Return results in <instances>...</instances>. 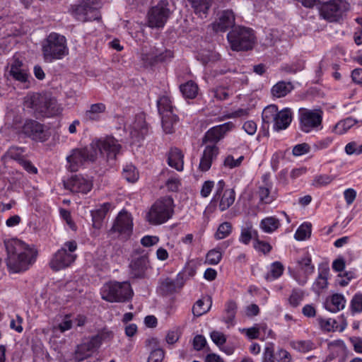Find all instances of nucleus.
Instances as JSON below:
<instances>
[{
  "mask_svg": "<svg viewBox=\"0 0 362 362\" xmlns=\"http://www.w3.org/2000/svg\"><path fill=\"white\" fill-rule=\"evenodd\" d=\"M261 229L267 233H272L280 226L279 220L275 217L270 216L262 219L260 222Z\"/></svg>",
  "mask_w": 362,
  "mask_h": 362,
  "instance_id": "nucleus-33",
  "label": "nucleus"
},
{
  "mask_svg": "<svg viewBox=\"0 0 362 362\" xmlns=\"http://www.w3.org/2000/svg\"><path fill=\"white\" fill-rule=\"evenodd\" d=\"M9 76L15 81L28 88L30 83V74L28 66L16 56H13L9 62Z\"/></svg>",
  "mask_w": 362,
  "mask_h": 362,
  "instance_id": "nucleus-13",
  "label": "nucleus"
},
{
  "mask_svg": "<svg viewBox=\"0 0 362 362\" xmlns=\"http://www.w3.org/2000/svg\"><path fill=\"white\" fill-rule=\"evenodd\" d=\"M73 322L70 319V316L66 315L64 316L62 321L58 325L57 328L61 332H64L72 328Z\"/></svg>",
  "mask_w": 362,
  "mask_h": 362,
  "instance_id": "nucleus-58",
  "label": "nucleus"
},
{
  "mask_svg": "<svg viewBox=\"0 0 362 362\" xmlns=\"http://www.w3.org/2000/svg\"><path fill=\"white\" fill-rule=\"evenodd\" d=\"M221 258V251H220L217 248H215L208 252L206 256L205 262L211 265H216L220 262Z\"/></svg>",
  "mask_w": 362,
  "mask_h": 362,
  "instance_id": "nucleus-50",
  "label": "nucleus"
},
{
  "mask_svg": "<svg viewBox=\"0 0 362 362\" xmlns=\"http://www.w3.org/2000/svg\"><path fill=\"white\" fill-rule=\"evenodd\" d=\"M100 5V0H83L80 4L72 6L71 14L77 21L81 22L99 20L100 18L98 11Z\"/></svg>",
  "mask_w": 362,
  "mask_h": 362,
  "instance_id": "nucleus-8",
  "label": "nucleus"
},
{
  "mask_svg": "<svg viewBox=\"0 0 362 362\" xmlns=\"http://www.w3.org/2000/svg\"><path fill=\"white\" fill-rule=\"evenodd\" d=\"M132 219L126 211L120 212L116 218L112 230L120 234L129 235L132 230Z\"/></svg>",
  "mask_w": 362,
  "mask_h": 362,
  "instance_id": "nucleus-21",
  "label": "nucleus"
},
{
  "mask_svg": "<svg viewBox=\"0 0 362 362\" xmlns=\"http://www.w3.org/2000/svg\"><path fill=\"white\" fill-rule=\"evenodd\" d=\"M304 297V293L300 289H293L291 296L288 298V303L292 307L298 306Z\"/></svg>",
  "mask_w": 362,
  "mask_h": 362,
  "instance_id": "nucleus-52",
  "label": "nucleus"
},
{
  "mask_svg": "<svg viewBox=\"0 0 362 362\" xmlns=\"http://www.w3.org/2000/svg\"><path fill=\"white\" fill-rule=\"evenodd\" d=\"M76 249V241L66 242L64 247L59 250L52 257L50 262L51 268L53 270L59 271L69 267L76 258V255L73 253Z\"/></svg>",
  "mask_w": 362,
  "mask_h": 362,
  "instance_id": "nucleus-9",
  "label": "nucleus"
},
{
  "mask_svg": "<svg viewBox=\"0 0 362 362\" xmlns=\"http://www.w3.org/2000/svg\"><path fill=\"white\" fill-rule=\"evenodd\" d=\"M284 270L283 264L280 262H274L271 264L270 271L265 275V279L268 281H272L279 278Z\"/></svg>",
  "mask_w": 362,
  "mask_h": 362,
  "instance_id": "nucleus-36",
  "label": "nucleus"
},
{
  "mask_svg": "<svg viewBox=\"0 0 362 362\" xmlns=\"http://www.w3.org/2000/svg\"><path fill=\"white\" fill-rule=\"evenodd\" d=\"M159 241V238L154 235H145L141 240V243L144 247H151L156 245Z\"/></svg>",
  "mask_w": 362,
  "mask_h": 362,
  "instance_id": "nucleus-62",
  "label": "nucleus"
},
{
  "mask_svg": "<svg viewBox=\"0 0 362 362\" xmlns=\"http://www.w3.org/2000/svg\"><path fill=\"white\" fill-rule=\"evenodd\" d=\"M300 129L309 133L317 128L322 123V112L317 110L300 109Z\"/></svg>",
  "mask_w": 362,
  "mask_h": 362,
  "instance_id": "nucleus-15",
  "label": "nucleus"
},
{
  "mask_svg": "<svg viewBox=\"0 0 362 362\" xmlns=\"http://www.w3.org/2000/svg\"><path fill=\"white\" fill-rule=\"evenodd\" d=\"M278 111V107L275 105L266 107L262 114L263 122L267 124L274 123Z\"/></svg>",
  "mask_w": 362,
  "mask_h": 362,
  "instance_id": "nucleus-39",
  "label": "nucleus"
},
{
  "mask_svg": "<svg viewBox=\"0 0 362 362\" xmlns=\"http://www.w3.org/2000/svg\"><path fill=\"white\" fill-rule=\"evenodd\" d=\"M334 180V177L326 174L316 175L312 182L315 187H322L330 184Z\"/></svg>",
  "mask_w": 362,
  "mask_h": 362,
  "instance_id": "nucleus-49",
  "label": "nucleus"
},
{
  "mask_svg": "<svg viewBox=\"0 0 362 362\" xmlns=\"http://www.w3.org/2000/svg\"><path fill=\"white\" fill-rule=\"evenodd\" d=\"M23 153V148L17 146H12L8 151V156L14 160H20Z\"/></svg>",
  "mask_w": 362,
  "mask_h": 362,
  "instance_id": "nucleus-61",
  "label": "nucleus"
},
{
  "mask_svg": "<svg viewBox=\"0 0 362 362\" xmlns=\"http://www.w3.org/2000/svg\"><path fill=\"white\" fill-rule=\"evenodd\" d=\"M318 322L320 327L326 332L334 331L337 328V322L334 319L319 318Z\"/></svg>",
  "mask_w": 362,
  "mask_h": 362,
  "instance_id": "nucleus-53",
  "label": "nucleus"
},
{
  "mask_svg": "<svg viewBox=\"0 0 362 362\" xmlns=\"http://www.w3.org/2000/svg\"><path fill=\"white\" fill-rule=\"evenodd\" d=\"M171 11L169 8L168 0H160L156 6H153L148 13V23L151 28H163L169 17Z\"/></svg>",
  "mask_w": 362,
  "mask_h": 362,
  "instance_id": "nucleus-12",
  "label": "nucleus"
},
{
  "mask_svg": "<svg viewBox=\"0 0 362 362\" xmlns=\"http://www.w3.org/2000/svg\"><path fill=\"white\" fill-rule=\"evenodd\" d=\"M263 362H274L273 344H269L265 347L263 354Z\"/></svg>",
  "mask_w": 362,
  "mask_h": 362,
  "instance_id": "nucleus-60",
  "label": "nucleus"
},
{
  "mask_svg": "<svg viewBox=\"0 0 362 362\" xmlns=\"http://www.w3.org/2000/svg\"><path fill=\"white\" fill-rule=\"evenodd\" d=\"M110 335V333L109 332H104V329H103L98 334L92 337L90 340L86 343L93 351H94L99 348L106 336L109 337Z\"/></svg>",
  "mask_w": 362,
  "mask_h": 362,
  "instance_id": "nucleus-44",
  "label": "nucleus"
},
{
  "mask_svg": "<svg viewBox=\"0 0 362 362\" xmlns=\"http://www.w3.org/2000/svg\"><path fill=\"white\" fill-rule=\"evenodd\" d=\"M211 339L214 344L221 347L226 341V337L225 334L218 331H213L211 332Z\"/></svg>",
  "mask_w": 362,
  "mask_h": 362,
  "instance_id": "nucleus-55",
  "label": "nucleus"
},
{
  "mask_svg": "<svg viewBox=\"0 0 362 362\" xmlns=\"http://www.w3.org/2000/svg\"><path fill=\"white\" fill-rule=\"evenodd\" d=\"M64 185L66 189H69L74 193L86 194L92 188L91 182L81 175L72 176L67 181L64 182Z\"/></svg>",
  "mask_w": 362,
  "mask_h": 362,
  "instance_id": "nucleus-20",
  "label": "nucleus"
},
{
  "mask_svg": "<svg viewBox=\"0 0 362 362\" xmlns=\"http://www.w3.org/2000/svg\"><path fill=\"white\" fill-rule=\"evenodd\" d=\"M310 150V147L309 144H308L307 143H303L296 145L293 148L292 153L293 155L295 156H300L309 153Z\"/></svg>",
  "mask_w": 362,
  "mask_h": 362,
  "instance_id": "nucleus-56",
  "label": "nucleus"
},
{
  "mask_svg": "<svg viewBox=\"0 0 362 362\" xmlns=\"http://www.w3.org/2000/svg\"><path fill=\"white\" fill-rule=\"evenodd\" d=\"M157 107L160 116L168 115V112H174V107L169 97L163 95L157 101Z\"/></svg>",
  "mask_w": 362,
  "mask_h": 362,
  "instance_id": "nucleus-35",
  "label": "nucleus"
},
{
  "mask_svg": "<svg viewBox=\"0 0 362 362\" xmlns=\"http://www.w3.org/2000/svg\"><path fill=\"white\" fill-rule=\"evenodd\" d=\"M96 158V151L89 146L74 148L71 154L66 157L68 163L67 169L71 172H76L86 161H94Z\"/></svg>",
  "mask_w": 362,
  "mask_h": 362,
  "instance_id": "nucleus-11",
  "label": "nucleus"
},
{
  "mask_svg": "<svg viewBox=\"0 0 362 362\" xmlns=\"http://www.w3.org/2000/svg\"><path fill=\"white\" fill-rule=\"evenodd\" d=\"M42 51L46 62L63 59L69 53L66 37L56 33H50L42 45Z\"/></svg>",
  "mask_w": 362,
  "mask_h": 362,
  "instance_id": "nucleus-3",
  "label": "nucleus"
},
{
  "mask_svg": "<svg viewBox=\"0 0 362 362\" xmlns=\"http://www.w3.org/2000/svg\"><path fill=\"white\" fill-rule=\"evenodd\" d=\"M235 25V15L232 10H224L218 14V18L211 24L215 32H226Z\"/></svg>",
  "mask_w": 362,
  "mask_h": 362,
  "instance_id": "nucleus-18",
  "label": "nucleus"
},
{
  "mask_svg": "<svg viewBox=\"0 0 362 362\" xmlns=\"http://www.w3.org/2000/svg\"><path fill=\"white\" fill-rule=\"evenodd\" d=\"M254 247L256 250L262 252L264 254L269 253L272 250V246L269 243L261 240L254 243Z\"/></svg>",
  "mask_w": 362,
  "mask_h": 362,
  "instance_id": "nucleus-63",
  "label": "nucleus"
},
{
  "mask_svg": "<svg viewBox=\"0 0 362 362\" xmlns=\"http://www.w3.org/2000/svg\"><path fill=\"white\" fill-rule=\"evenodd\" d=\"M180 90L182 95L186 98H194L198 93V86L192 81H189L180 86Z\"/></svg>",
  "mask_w": 362,
  "mask_h": 362,
  "instance_id": "nucleus-32",
  "label": "nucleus"
},
{
  "mask_svg": "<svg viewBox=\"0 0 362 362\" xmlns=\"http://www.w3.org/2000/svg\"><path fill=\"white\" fill-rule=\"evenodd\" d=\"M243 159L244 156H240L237 159H235L233 156L229 155L225 158L223 165L225 167L232 169L240 166Z\"/></svg>",
  "mask_w": 362,
  "mask_h": 362,
  "instance_id": "nucleus-54",
  "label": "nucleus"
},
{
  "mask_svg": "<svg viewBox=\"0 0 362 362\" xmlns=\"http://www.w3.org/2000/svg\"><path fill=\"white\" fill-rule=\"evenodd\" d=\"M270 183H266V186H260L259 187L258 194L261 202L269 204L274 200V197L270 195Z\"/></svg>",
  "mask_w": 362,
  "mask_h": 362,
  "instance_id": "nucleus-45",
  "label": "nucleus"
},
{
  "mask_svg": "<svg viewBox=\"0 0 362 362\" xmlns=\"http://www.w3.org/2000/svg\"><path fill=\"white\" fill-rule=\"evenodd\" d=\"M296 348L303 352L309 351L315 348V344L310 340L299 341L296 342Z\"/></svg>",
  "mask_w": 362,
  "mask_h": 362,
  "instance_id": "nucleus-59",
  "label": "nucleus"
},
{
  "mask_svg": "<svg viewBox=\"0 0 362 362\" xmlns=\"http://www.w3.org/2000/svg\"><path fill=\"white\" fill-rule=\"evenodd\" d=\"M207 301L210 303V305H211V298L210 297L207 298ZM204 300L202 299L198 300L195 304L194 305L192 308V313L194 316L199 317L202 315L203 314L206 313L209 310L210 307L204 308Z\"/></svg>",
  "mask_w": 362,
  "mask_h": 362,
  "instance_id": "nucleus-51",
  "label": "nucleus"
},
{
  "mask_svg": "<svg viewBox=\"0 0 362 362\" xmlns=\"http://www.w3.org/2000/svg\"><path fill=\"white\" fill-rule=\"evenodd\" d=\"M292 121V112L290 108L286 107L278 111L275 120L274 121L273 129L276 132L286 129Z\"/></svg>",
  "mask_w": 362,
  "mask_h": 362,
  "instance_id": "nucleus-24",
  "label": "nucleus"
},
{
  "mask_svg": "<svg viewBox=\"0 0 362 362\" xmlns=\"http://www.w3.org/2000/svg\"><path fill=\"white\" fill-rule=\"evenodd\" d=\"M168 163L177 171H182L184 165L182 151L177 148H171L168 153Z\"/></svg>",
  "mask_w": 362,
  "mask_h": 362,
  "instance_id": "nucleus-25",
  "label": "nucleus"
},
{
  "mask_svg": "<svg viewBox=\"0 0 362 362\" xmlns=\"http://www.w3.org/2000/svg\"><path fill=\"white\" fill-rule=\"evenodd\" d=\"M93 351L84 342L78 345L75 351L74 360L76 362H81L90 356Z\"/></svg>",
  "mask_w": 362,
  "mask_h": 362,
  "instance_id": "nucleus-38",
  "label": "nucleus"
},
{
  "mask_svg": "<svg viewBox=\"0 0 362 362\" xmlns=\"http://www.w3.org/2000/svg\"><path fill=\"white\" fill-rule=\"evenodd\" d=\"M350 310L352 314L362 313V293H356L350 302Z\"/></svg>",
  "mask_w": 362,
  "mask_h": 362,
  "instance_id": "nucleus-47",
  "label": "nucleus"
},
{
  "mask_svg": "<svg viewBox=\"0 0 362 362\" xmlns=\"http://www.w3.org/2000/svg\"><path fill=\"white\" fill-rule=\"evenodd\" d=\"M228 42L232 50L247 51L253 48L255 37L253 30L245 27H235L227 35Z\"/></svg>",
  "mask_w": 362,
  "mask_h": 362,
  "instance_id": "nucleus-4",
  "label": "nucleus"
},
{
  "mask_svg": "<svg viewBox=\"0 0 362 362\" xmlns=\"http://www.w3.org/2000/svg\"><path fill=\"white\" fill-rule=\"evenodd\" d=\"M175 283L170 278L160 279L157 291L162 296L172 294L175 291Z\"/></svg>",
  "mask_w": 362,
  "mask_h": 362,
  "instance_id": "nucleus-29",
  "label": "nucleus"
},
{
  "mask_svg": "<svg viewBox=\"0 0 362 362\" xmlns=\"http://www.w3.org/2000/svg\"><path fill=\"white\" fill-rule=\"evenodd\" d=\"M149 267L148 255L141 249L136 250L129 264L131 275L134 278H142Z\"/></svg>",
  "mask_w": 362,
  "mask_h": 362,
  "instance_id": "nucleus-17",
  "label": "nucleus"
},
{
  "mask_svg": "<svg viewBox=\"0 0 362 362\" xmlns=\"http://www.w3.org/2000/svg\"><path fill=\"white\" fill-rule=\"evenodd\" d=\"M148 133V127L143 114L136 115L135 120L131 124L130 134L133 138L139 140Z\"/></svg>",
  "mask_w": 362,
  "mask_h": 362,
  "instance_id": "nucleus-23",
  "label": "nucleus"
},
{
  "mask_svg": "<svg viewBox=\"0 0 362 362\" xmlns=\"http://www.w3.org/2000/svg\"><path fill=\"white\" fill-rule=\"evenodd\" d=\"M173 212V199L170 197H164L152 205L148 213L147 220L151 224H162L172 217Z\"/></svg>",
  "mask_w": 362,
  "mask_h": 362,
  "instance_id": "nucleus-5",
  "label": "nucleus"
},
{
  "mask_svg": "<svg viewBox=\"0 0 362 362\" xmlns=\"http://www.w3.org/2000/svg\"><path fill=\"white\" fill-rule=\"evenodd\" d=\"M356 122L357 121L355 119L352 117H347L337 122L335 124L333 131L337 134H344L354 126Z\"/></svg>",
  "mask_w": 362,
  "mask_h": 362,
  "instance_id": "nucleus-34",
  "label": "nucleus"
},
{
  "mask_svg": "<svg viewBox=\"0 0 362 362\" xmlns=\"http://www.w3.org/2000/svg\"><path fill=\"white\" fill-rule=\"evenodd\" d=\"M91 148L96 151V156L100 153L106 156L107 160H114L119 153L121 144L113 136L95 139L92 141Z\"/></svg>",
  "mask_w": 362,
  "mask_h": 362,
  "instance_id": "nucleus-10",
  "label": "nucleus"
},
{
  "mask_svg": "<svg viewBox=\"0 0 362 362\" xmlns=\"http://www.w3.org/2000/svg\"><path fill=\"white\" fill-rule=\"evenodd\" d=\"M110 204L105 203L100 206L99 209L91 211L92 220L93 226L97 227L100 221L104 218L107 211L109 209Z\"/></svg>",
  "mask_w": 362,
  "mask_h": 362,
  "instance_id": "nucleus-42",
  "label": "nucleus"
},
{
  "mask_svg": "<svg viewBox=\"0 0 362 362\" xmlns=\"http://www.w3.org/2000/svg\"><path fill=\"white\" fill-rule=\"evenodd\" d=\"M20 133L35 141L42 142L49 137L45 126L34 119H26L21 127Z\"/></svg>",
  "mask_w": 362,
  "mask_h": 362,
  "instance_id": "nucleus-14",
  "label": "nucleus"
},
{
  "mask_svg": "<svg viewBox=\"0 0 362 362\" xmlns=\"http://www.w3.org/2000/svg\"><path fill=\"white\" fill-rule=\"evenodd\" d=\"M233 227L230 222L225 221L221 223L214 234L216 240H222L228 237L232 233Z\"/></svg>",
  "mask_w": 362,
  "mask_h": 362,
  "instance_id": "nucleus-41",
  "label": "nucleus"
},
{
  "mask_svg": "<svg viewBox=\"0 0 362 362\" xmlns=\"http://www.w3.org/2000/svg\"><path fill=\"white\" fill-rule=\"evenodd\" d=\"M162 127L166 134H171L174 131V125L177 123V117L174 112L161 116Z\"/></svg>",
  "mask_w": 362,
  "mask_h": 362,
  "instance_id": "nucleus-31",
  "label": "nucleus"
},
{
  "mask_svg": "<svg viewBox=\"0 0 362 362\" xmlns=\"http://www.w3.org/2000/svg\"><path fill=\"white\" fill-rule=\"evenodd\" d=\"M218 154V148L215 144L206 145L199 163V169L207 171L210 169L212 162Z\"/></svg>",
  "mask_w": 362,
  "mask_h": 362,
  "instance_id": "nucleus-22",
  "label": "nucleus"
},
{
  "mask_svg": "<svg viewBox=\"0 0 362 362\" xmlns=\"http://www.w3.org/2000/svg\"><path fill=\"white\" fill-rule=\"evenodd\" d=\"M298 267L304 272L305 277L314 272L315 267L311 264V257L308 254L297 261Z\"/></svg>",
  "mask_w": 362,
  "mask_h": 362,
  "instance_id": "nucleus-40",
  "label": "nucleus"
},
{
  "mask_svg": "<svg viewBox=\"0 0 362 362\" xmlns=\"http://www.w3.org/2000/svg\"><path fill=\"white\" fill-rule=\"evenodd\" d=\"M194 13L200 18H206L211 5V0H187Z\"/></svg>",
  "mask_w": 362,
  "mask_h": 362,
  "instance_id": "nucleus-26",
  "label": "nucleus"
},
{
  "mask_svg": "<svg viewBox=\"0 0 362 362\" xmlns=\"http://www.w3.org/2000/svg\"><path fill=\"white\" fill-rule=\"evenodd\" d=\"M106 107L102 103H95L90 105L86 111L84 117L86 121H98L100 119L101 114L105 111Z\"/></svg>",
  "mask_w": 362,
  "mask_h": 362,
  "instance_id": "nucleus-28",
  "label": "nucleus"
},
{
  "mask_svg": "<svg viewBox=\"0 0 362 362\" xmlns=\"http://www.w3.org/2000/svg\"><path fill=\"white\" fill-rule=\"evenodd\" d=\"M350 9L346 0H329L323 3L320 8V16L329 22L341 20Z\"/></svg>",
  "mask_w": 362,
  "mask_h": 362,
  "instance_id": "nucleus-7",
  "label": "nucleus"
},
{
  "mask_svg": "<svg viewBox=\"0 0 362 362\" xmlns=\"http://www.w3.org/2000/svg\"><path fill=\"white\" fill-rule=\"evenodd\" d=\"M329 349L332 353V358L339 354H343L346 352V347L342 340H336L329 344Z\"/></svg>",
  "mask_w": 362,
  "mask_h": 362,
  "instance_id": "nucleus-46",
  "label": "nucleus"
},
{
  "mask_svg": "<svg viewBox=\"0 0 362 362\" xmlns=\"http://www.w3.org/2000/svg\"><path fill=\"white\" fill-rule=\"evenodd\" d=\"M4 245L7 252L6 265L11 272L25 271L35 262L37 252L33 246L18 239L5 240Z\"/></svg>",
  "mask_w": 362,
  "mask_h": 362,
  "instance_id": "nucleus-1",
  "label": "nucleus"
},
{
  "mask_svg": "<svg viewBox=\"0 0 362 362\" xmlns=\"http://www.w3.org/2000/svg\"><path fill=\"white\" fill-rule=\"evenodd\" d=\"M346 299L342 294L335 293L332 296L330 300L325 304L327 310L332 313H337L345 307Z\"/></svg>",
  "mask_w": 362,
  "mask_h": 362,
  "instance_id": "nucleus-27",
  "label": "nucleus"
},
{
  "mask_svg": "<svg viewBox=\"0 0 362 362\" xmlns=\"http://www.w3.org/2000/svg\"><path fill=\"white\" fill-rule=\"evenodd\" d=\"M237 304L233 300H229L226 303L225 305V317L224 321L228 325H232L234 322L236 311Z\"/></svg>",
  "mask_w": 362,
  "mask_h": 362,
  "instance_id": "nucleus-37",
  "label": "nucleus"
},
{
  "mask_svg": "<svg viewBox=\"0 0 362 362\" xmlns=\"http://www.w3.org/2000/svg\"><path fill=\"white\" fill-rule=\"evenodd\" d=\"M233 127V124L231 122H228L211 128L206 132L203 138V143L211 142L216 145Z\"/></svg>",
  "mask_w": 362,
  "mask_h": 362,
  "instance_id": "nucleus-19",
  "label": "nucleus"
},
{
  "mask_svg": "<svg viewBox=\"0 0 362 362\" xmlns=\"http://www.w3.org/2000/svg\"><path fill=\"white\" fill-rule=\"evenodd\" d=\"M133 291L128 282H110L102 288V298L106 301L124 302L132 296Z\"/></svg>",
  "mask_w": 362,
  "mask_h": 362,
  "instance_id": "nucleus-6",
  "label": "nucleus"
},
{
  "mask_svg": "<svg viewBox=\"0 0 362 362\" xmlns=\"http://www.w3.org/2000/svg\"><path fill=\"white\" fill-rule=\"evenodd\" d=\"M293 86L290 82L279 81L272 88V93L276 98H281L290 93Z\"/></svg>",
  "mask_w": 362,
  "mask_h": 362,
  "instance_id": "nucleus-30",
  "label": "nucleus"
},
{
  "mask_svg": "<svg viewBox=\"0 0 362 362\" xmlns=\"http://www.w3.org/2000/svg\"><path fill=\"white\" fill-rule=\"evenodd\" d=\"M164 351L163 349H153L148 358V362H162L164 358Z\"/></svg>",
  "mask_w": 362,
  "mask_h": 362,
  "instance_id": "nucleus-57",
  "label": "nucleus"
},
{
  "mask_svg": "<svg viewBox=\"0 0 362 362\" xmlns=\"http://www.w3.org/2000/svg\"><path fill=\"white\" fill-rule=\"evenodd\" d=\"M312 225L310 223H304L301 224L295 233V238L297 240H305L310 238L311 235Z\"/></svg>",
  "mask_w": 362,
  "mask_h": 362,
  "instance_id": "nucleus-43",
  "label": "nucleus"
},
{
  "mask_svg": "<svg viewBox=\"0 0 362 362\" xmlns=\"http://www.w3.org/2000/svg\"><path fill=\"white\" fill-rule=\"evenodd\" d=\"M225 182L223 180H219L216 185V193L214 195L212 202H218V209L221 211H224L229 209L234 203L235 199V192L233 189H224Z\"/></svg>",
  "mask_w": 362,
  "mask_h": 362,
  "instance_id": "nucleus-16",
  "label": "nucleus"
},
{
  "mask_svg": "<svg viewBox=\"0 0 362 362\" xmlns=\"http://www.w3.org/2000/svg\"><path fill=\"white\" fill-rule=\"evenodd\" d=\"M214 187V182L213 181H205L202 185L200 192L202 197H207L210 194Z\"/></svg>",
  "mask_w": 362,
  "mask_h": 362,
  "instance_id": "nucleus-64",
  "label": "nucleus"
},
{
  "mask_svg": "<svg viewBox=\"0 0 362 362\" xmlns=\"http://www.w3.org/2000/svg\"><path fill=\"white\" fill-rule=\"evenodd\" d=\"M123 177L129 182H135L139 179V173L132 165H127L123 169Z\"/></svg>",
  "mask_w": 362,
  "mask_h": 362,
  "instance_id": "nucleus-48",
  "label": "nucleus"
},
{
  "mask_svg": "<svg viewBox=\"0 0 362 362\" xmlns=\"http://www.w3.org/2000/svg\"><path fill=\"white\" fill-rule=\"evenodd\" d=\"M25 105L42 117H52L61 112L57 100L48 93H34L28 97Z\"/></svg>",
  "mask_w": 362,
  "mask_h": 362,
  "instance_id": "nucleus-2",
  "label": "nucleus"
}]
</instances>
